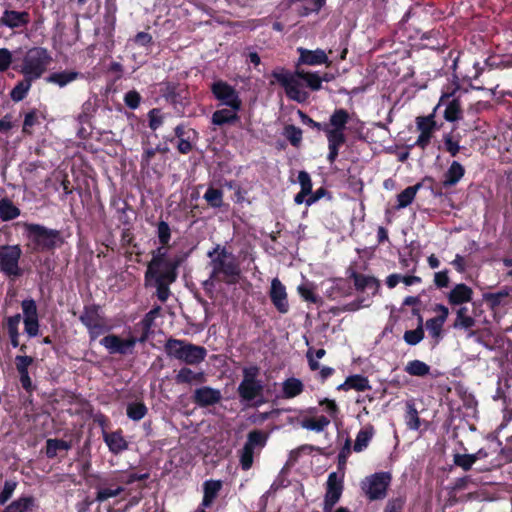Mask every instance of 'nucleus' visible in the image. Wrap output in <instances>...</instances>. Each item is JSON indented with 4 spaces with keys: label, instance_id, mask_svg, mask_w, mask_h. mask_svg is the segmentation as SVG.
I'll use <instances>...</instances> for the list:
<instances>
[{
    "label": "nucleus",
    "instance_id": "a211bd4d",
    "mask_svg": "<svg viewBox=\"0 0 512 512\" xmlns=\"http://www.w3.org/2000/svg\"><path fill=\"white\" fill-rule=\"evenodd\" d=\"M29 23V14L25 11L5 10L0 24L9 28H19Z\"/></svg>",
    "mask_w": 512,
    "mask_h": 512
},
{
    "label": "nucleus",
    "instance_id": "052dcab7",
    "mask_svg": "<svg viewBox=\"0 0 512 512\" xmlns=\"http://www.w3.org/2000/svg\"><path fill=\"white\" fill-rule=\"evenodd\" d=\"M444 147L451 156H456L460 151V145L458 140H454L451 134L444 136Z\"/></svg>",
    "mask_w": 512,
    "mask_h": 512
},
{
    "label": "nucleus",
    "instance_id": "c03bdc74",
    "mask_svg": "<svg viewBox=\"0 0 512 512\" xmlns=\"http://www.w3.org/2000/svg\"><path fill=\"white\" fill-rule=\"evenodd\" d=\"M349 115L346 110L338 109L330 117V124L334 127L333 129H339L343 131L347 124Z\"/></svg>",
    "mask_w": 512,
    "mask_h": 512
},
{
    "label": "nucleus",
    "instance_id": "ea45409f",
    "mask_svg": "<svg viewBox=\"0 0 512 512\" xmlns=\"http://www.w3.org/2000/svg\"><path fill=\"white\" fill-rule=\"evenodd\" d=\"M147 407L143 402H131L127 405V416L133 421H140L147 414Z\"/></svg>",
    "mask_w": 512,
    "mask_h": 512
},
{
    "label": "nucleus",
    "instance_id": "cd10ccee",
    "mask_svg": "<svg viewBox=\"0 0 512 512\" xmlns=\"http://www.w3.org/2000/svg\"><path fill=\"white\" fill-rule=\"evenodd\" d=\"M268 434L261 430H252L247 435L246 446L252 450L261 449L266 445Z\"/></svg>",
    "mask_w": 512,
    "mask_h": 512
},
{
    "label": "nucleus",
    "instance_id": "bb28decb",
    "mask_svg": "<svg viewBox=\"0 0 512 512\" xmlns=\"http://www.w3.org/2000/svg\"><path fill=\"white\" fill-rule=\"evenodd\" d=\"M339 389H355L357 391H365L370 389V385L366 377L361 375H353L348 377L346 381L339 386Z\"/></svg>",
    "mask_w": 512,
    "mask_h": 512
},
{
    "label": "nucleus",
    "instance_id": "6e6d98bb",
    "mask_svg": "<svg viewBox=\"0 0 512 512\" xmlns=\"http://www.w3.org/2000/svg\"><path fill=\"white\" fill-rule=\"evenodd\" d=\"M21 306L24 313V319L38 318L37 306L33 299L23 300Z\"/></svg>",
    "mask_w": 512,
    "mask_h": 512
},
{
    "label": "nucleus",
    "instance_id": "a19ab883",
    "mask_svg": "<svg viewBox=\"0 0 512 512\" xmlns=\"http://www.w3.org/2000/svg\"><path fill=\"white\" fill-rule=\"evenodd\" d=\"M405 371L412 376H425L430 372V367L420 360H413L407 363Z\"/></svg>",
    "mask_w": 512,
    "mask_h": 512
},
{
    "label": "nucleus",
    "instance_id": "b1692460",
    "mask_svg": "<svg viewBox=\"0 0 512 512\" xmlns=\"http://www.w3.org/2000/svg\"><path fill=\"white\" fill-rule=\"evenodd\" d=\"M81 77V74L76 71H61L50 74L46 81L58 85L59 87H65L69 83L77 80Z\"/></svg>",
    "mask_w": 512,
    "mask_h": 512
},
{
    "label": "nucleus",
    "instance_id": "412c9836",
    "mask_svg": "<svg viewBox=\"0 0 512 512\" xmlns=\"http://www.w3.org/2000/svg\"><path fill=\"white\" fill-rule=\"evenodd\" d=\"M473 291L465 284H457L449 293V302L454 305H460L471 301Z\"/></svg>",
    "mask_w": 512,
    "mask_h": 512
},
{
    "label": "nucleus",
    "instance_id": "338daca9",
    "mask_svg": "<svg viewBox=\"0 0 512 512\" xmlns=\"http://www.w3.org/2000/svg\"><path fill=\"white\" fill-rule=\"evenodd\" d=\"M170 236H171V233H170L169 225L164 221L159 222L158 237H159V241L161 242V244L166 245L170 240Z\"/></svg>",
    "mask_w": 512,
    "mask_h": 512
},
{
    "label": "nucleus",
    "instance_id": "6ab92c4d",
    "mask_svg": "<svg viewBox=\"0 0 512 512\" xmlns=\"http://www.w3.org/2000/svg\"><path fill=\"white\" fill-rule=\"evenodd\" d=\"M351 278L358 291H371L372 295L378 292L380 283L375 277L353 272Z\"/></svg>",
    "mask_w": 512,
    "mask_h": 512
},
{
    "label": "nucleus",
    "instance_id": "ddd939ff",
    "mask_svg": "<svg viewBox=\"0 0 512 512\" xmlns=\"http://www.w3.org/2000/svg\"><path fill=\"white\" fill-rule=\"evenodd\" d=\"M192 399L197 406L205 408L219 403L222 399V393L219 389L202 386L195 389Z\"/></svg>",
    "mask_w": 512,
    "mask_h": 512
},
{
    "label": "nucleus",
    "instance_id": "6e6552de",
    "mask_svg": "<svg viewBox=\"0 0 512 512\" xmlns=\"http://www.w3.org/2000/svg\"><path fill=\"white\" fill-rule=\"evenodd\" d=\"M29 238L35 243L38 249L46 250L56 246L59 239V232L52 229H47L38 224L27 225Z\"/></svg>",
    "mask_w": 512,
    "mask_h": 512
},
{
    "label": "nucleus",
    "instance_id": "423d86ee",
    "mask_svg": "<svg viewBox=\"0 0 512 512\" xmlns=\"http://www.w3.org/2000/svg\"><path fill=\"white\" fill-rule=\"evenodd\" d=\"M259 369L255 366L243 370V380L238 386L239 396L245 401H252L262 393L263 385L257 380Z\"/></svg>",
    "mask_w": 512,
    "mask_h": 512
},
{
    "label": "nucleus",
    "instance_id": "7ed1b4c3",
    "mask_svg": "<svg viewBox=\"0 0 512 512\" xmlns=\"http://www.w3.org/2000/svg\"><path fill=\"white\" fill-rule=\"evenodd\" d=\"M51 62L48 51L35 47L27 51L24 56L21 73L25 77L36 80L42 76Z\"/></svg>",
    "mask_w": 512,
    "mask_h": 512
},
{
    "label": "nucleus",
    "instance_id": "c756f323",
    "mask_svg": "<svg viewBox=\"0 0 512 512\" xmlns=\"http://www.w3.org/2000/svg\"><path fill=\"white\" fill-rule=\"evenodd\" d=\"M220 489V481H206L204 484V497L202 501V506L209 507L212 504L214 498L217 496Z\"/></svg>",
    "mask_w": 512,
    "mask_h": 512
},
{
    "label": "nucleus",
    "instance_id": "09e8293b",
    "mask_svg": "<svg viewBox=\"0 0 512 512\" xmlns=\"http://www.w3.org/2000/svg\"><path fill=\"white\" fill-rule=\"evenodd\" d=\"M329 147L339 148L345 142L343 131L339 129H325Z\"/></svg>",
    "mask_w": 512,
    "mask_h": 512
},
{
    "label": "nucleus",
    "instance_id": "58836bf2",
    "mask_svg": "<svg viewBox=\"0 0 512 512\" xmlns=\"http://www.w3.org/2000/svg\"><path fill=\"white\" fill-rule=\"evenodd\" d=\"M237 111L230 109L217 110L212 115V123L221 126L233 122L237 119Z\"/></svg>",
    "mask_w": 512,
    "mask_h": 512
},
{
    "label": "nucleus",
    "instance_id": "e2e57ef3",
    "mask_svg": "<svg viewBox=\"0 0 512 512\" xmlns=\"http://www.w3.org/2000/svg\"><path fill=\"white\" fill-rule=\"evenodd\" d=\"M140 101H141V96L135 90L127 92L124 96V102H125L126 106H128L130 109L138 108Z\"/></svg>",
    "mask_w": 512,
    "mask_h": 512
},
{
    "label": "nucleus",
    "instance_id": "8fccbe9b",
    "mask_svg": "<svg viewBox=\"0 0 512 512\" xmlns=\"http://www.w3.org/2000/svg\"><path fill=\"white\" fill-rule=\"evenodd\" d=\"M453 462L456 466L461 467L463 470L468 471L475 463V456L472 454H454Z\"/></svg>",
    "mask_w": 512,
    "mask_h": 512
},
{
    "label": "nucleus",
    "instance_id": "72a5a7b5",
    "mask_svg": "<svg viewBox=\"0 0 512 512\" xmlns=\"http://www.w3.org/2000/svg\"><path fill=\"white\" fill-rule=\"evenodd\" d=\"M34 504L35 499L32 496L21 497L8 505L4 512H27Z\"/></svg>",
    "mask_w": 512,
    "mask_h": 512
},
{
    "label": "nucleus",
    "instance_id": "c85d7f7f",
    "mask_svg": "<svg viewBox=\"0 0 512 512\" xmlns=\"http://www.w3.org/2000/svg\"><path fill=\"white\" fill-rule=\"evenodd\" d=\"M421 183H417L414 186H409L404 189L398 196L397 201L398 204L396 206L397 209H403L407 207L415 198L417 191L421 188Z\"/></svg>",
    "mask_w": 512,
    "mask_h": 512
},
{
    "label": "nucleus",
    "instance_id": "0e129e2a",
    "mask_svg": "<svg viewBox=\"0 0 512 512\" xmlns=\"http://www.w3.org/2000/svg\"><path fill=\"white\" fill-rule=\"evenodd\" d=\"M25 332L29 337H35L39 332L38 318L24 319Z\"/></svg>",
    "mask_w": 512,
    "mask_h": 512
},
{
    "label": "nucleus",
    "instance_id": "aec40b11",
    "mask_svg": "<svg viewBox=\"0 0 512 512\" xmlns=\"http://www.w3.org/2000/svg\"><path fill=\"white\" fill-rule=\"evenodd\" d=\"M298 51L300 53L299 61L307 65L324 64L327 62L328 59L326 53L321 49L312 51L304 48H299Z\"/></svg>",
    "mask_w": 512,
    "mask_h": 512
},
{
    "label": "nucleus",
    "instance_id": "f8f14e48",
    "mask_svg": "<svg viewBox=\"0 0 512 512\" xmlns=\"http://www.w3.org/2000/svg\"><path fill=\"white\" fill-rule=\"evenodd\" d=\"M100 344L111 354L125 355L132 352L136 344V339L131 337L129 339L122 340L119 336L111 334L102 338L100 340Z\"/></svg>",
    "mask_w": 512,
    "mask_h": 512
},
{
    "label": "nucleus",
    "instance_id": "864d4df0",
    "mask_svg": "<svg viewBox=\"0 0 512 512\" xmlns=\"http://www.w3.org/2000/svg\"><path fill=\"white\" fill-rule=\"evenodd\" d=\"M254 450L244 444L240 451V464L243 470H248L253 464Z\"/></svg>",
    "mask_w": 512,
    "mask_h": 512
},
{
    "label": "nucleus",
    "instance_id": "39448f33",
    "mask_svg": "<svg viewBox=\"0 0 512 512\" xmlns=\"http://www.w3.org/2000/svg\"><path fill=\"white\" fill-rule=\"evenodd\" d=\"M272 77L284 87L286 95L297 102H303L307 94L301 90V77L298 76V70L292 74L284 69H276L272 72Z\"/></svg>",
    "mask_w": 512,
    "mask_h": 512
},
{
    "label": "nucleus",
    "instance_id": "4c0bfd02",
    "mask_svg": "<svg viewBox=\"0 0 512 512\" xmlns=\"http://www.w3.org/2000/svg\"><path fill=\"white\" fill-rule=\"evenodd\" d=\"M70 448V443L61 439H48L46 441V455L48 458H54L57 456L58 451H67Z\"/></svg>",
    "mask_w": 512,
    "mask_h": 512
},
{
    "label": "nucleus",
    "instance_id": "774afa93",
    "mask_svg": "<svg viewBox=\"0 0 512 512\" xmlns=\"http://www.w3.org/2000/svg\"><path fill=\"white\" fill-rule=\"evenodd\" d=\"M16 488V483L12 481H6L4 483V487L2 492L0 493V504H5L9 498L12 496L14 490Z\"/></svg>",
    "mask_w": 512,
    "mask_h": 512
},
{
    "label": "nucleus",
    "instance_id": "9d476101",
    "mask_svg": "<svg viewBox=\"0 0 512 512\" xmlns=\"http://www.w3.org/2000/svg\"><path fill=\"white\" fill-rule=\"evenodd\" d=\"M389 482V474L376 473L365 479L363 482V490L370 500L382 499L386 496V490Z\"/></svg>",
    "mask_w": 512,
    "mask_h": 512
},
{
    "label": "nucleus",
    "instance_id": "680f3d73",
    "mask_svg": "<svg viewBox=\"0 0 512 512\" xmlns=\"http://www.w3.org/2000/svg\"><path fill=\"white\" fill-rule=\"evenodd\" d=\"M148 118H149V127L152 130L158 129L163 123V116L161 115L159 109L154 108V109L150 110L148 113Z\"/></svg>",
    "mask_w": 512,
    "mask_h": 512
},
{
    "label": "nucleus",
    "instance_id": "a18cd8bd",
    "mask_svg": "<svg viewBox=\"0 0 512 512\" xmlns=\"http://www.w3.org/2000/svg\"><path fill=\"white\" fill-rule=\"evenodd\" d=\"M124 491L122 486L116 487H101L97 491L96 501L104 502L109 498L116 497Z\"/></svg>",
    "mask_w": 512,
    "mask_h": 512
},
{
    "label": "nucleus",
    "instance_id": "5701e85b",
    "mask_svg": "<svg viewBox=\"0 0 512 512\" xmlns=\"http://www.w3.org/2000/svg\"><path fill=\"white\" fill-rule=\"evenodd\" d=\"M175 381L178 384H197L205 381L203 372H194L190 368H181L176 377Z\"/></svg>",
    "mask_w": 512,
    "mask_h": 512
},
{
    "label": "nucleus",
    "instance_id": "69168bd1",
    "mask_svg": "<svg viewBox=\"0 0 512 512\" xmlns=\"http://www.w3.org/2000/svg\"><path fill=\"white\" fill-rule=\"evenodd\" d=\"M443 323L437 320L435 317L428 319L426 321V328L430 332V334L437 338L440 336V333L442 331Z\"/></svg>",
    "mask_w": 512,
    "mask_h": 512
},
{
    "label": "nucleus",
    "instance_id": "bf43d9fd",
    "mask_svg": "<svg viewBox=\"0 0 512 512\" xmlns=\"http://www.w3.org/2000/svg\"><path fill=\"white\" fill-rule=\"evenodd\" d=\"M298 182L301 186L303 194L312 193V181L310 175L306 171H300L298 174Z\"/></svg>",
    "mask_w": 512,
    "mask_h": 512
},
{
    "label": "nucleus",
    "instance_id": "79ce46f5",
    "mask_svg": "<svg viewBox=\"0 0 512 512\" xmlns=\"http://www.w3.org/2000/svg\"><path fill=\"white\" fill-rule=\"evenodd\" d=\"M424 338V330L422 327V317H419V325L414 330H408L404 333L403 339L409 345H417Z\"/></svg>",
    "mask_w": 512,
    "mask_h": 512
},
{
    "label": "nucleus",
    "instance_id": "0eeeda50",
    "mask_svg": "<svg viewBox=\"0 0 512 512\" xmlns=\"http://www.w3.org/2000/svg\"><path fill=\"white\" fill-rule=\"evenodd\" d=\"M176 278L177 270L152 274L145 273L146 285L156 288L157 297L161 302H165L168 299L170 295L169 286L176 280Z\"/></svg>",
    "mask_w": 512,
    "mask_h": 512
},
{
    "label": "nucleus",
    "instance_id": "a878e982",
    "mask_svg": "<svg viewBox=\"0 0 512 512\" xmlns=\"http://www.w3.org/2000/svg\"><path fill=\"white\" fill-rule=\"evenodd\" d=\"M373 435L374 427L372 425L368 424L365 427H363L357 434L355 444L353 447L354 451L361 452L364 449H366Z\"/></svg>",
    "mask_w": 512,
    "mask_h": 512
},
{
    "label": "nucleus",
    "instance_id": "473e14b6",
    "mask_svg": "<svg viewBox=\"0 0 512 512\" xmlns=\"http://www.w3.org/2000/svg\"><path fill=\"white\" fill-rule=\"evenodd\" d=\"M446 97L448 102L444 111V118L450 122L460 119L462 116V110L459 100L454 98L450 100V96Z\"/></svg>",
    "mask_w": 512,
    "mask_h": 512
},
{
    "label": "nucleus",
    "instance_id": "603ef678",
    "mask_svg": "<svg viewBox=\"0 0 512 512\" xmlns=\"http://www.w3.org/2000/svg\"><path fill=\"white\" fill-rule=\"evenodd\" d=\"M416 124L420 132L428 134L433 133L436 125L432 115L427 117H418Z\"/></svg>",
    "mask_w": 512,
    "mask_h": 512
},
{
    "label": "nucleus",
    "instance_id": "f704fd0d",
    "mask_svg": "<svg viewBox=\"0 0 512 512\" xmlns=\"http://www.w3.org/2000/svg\"><path fill=\"white\" fill-rule=\"evenodd\" d=\"M20 210L9 199L0 200V218L9 221L17 218Z\"/></svg>",
    "mask_w": 512,
    "mask_h": 512
},
{
    "label": "nucleus",
    "instance_id": "f03ea898",
    "mask_svg": "<svg viewBox=\"0 0 512 512\" xmlns=\"http://www.w3.org/2000/svg\"><path fill=\"white\" fill-rule=\"evenodd\" d=\"M166 354L188 365L201 363L207 351L202 346H197L184 340L170 338L164 346Z\"/></svg>",
    "mask_w": 512,
    "mask_h": 512
},
{
    "label": "nucleus",
    "instance_id": "4468645a",
    "mask_svg": "<svg viewBox=\"0 0 512 512\" xmlns=\"http://www.w3.org/2000/svg\"><path fill=\"white\" fill-rule=\"evenodd\" d=\"M80 321L87 327L92 338H96L105 330L96 308H86L80 316Z\"/></svg>",
    "mask_w": 512,
    "mask_h": 512
},
{
    "label": "nucleus",
    "instance_id": "20e7f679",
    "mask_svg": "<svg viewBox=\"0 0 512 512\" xmlns=\"http://www.w3.org/2000/svg\"><path fill=\"white\" fill-rule=\"evenodd\" d=\"M22 250L19 245H4L0 247V271L11 279L23 274L19 266Z\"/></svg>",
    "mask_w": 512,
    "mask_h": 512
},
{
    "label": "nucleus",
    "instance_id": "9b49d317",
    "mask_svg": "<svg viewBox=\"0 0 512 512\" xmlns=\"http://www.w3.org/2000/svg\"><path fill=\"white\" fill-rule=\"evenodd\" d=\"M167 249L165 247H159L153 252V257L148 264L146 273H159L164 271H175L177 270L179 262L166 257Z\"/></svg>",
    "mask_w": 512,
    "mask_h": 512
},
{
    "label": "nucleus",
    "instance_id": "7c9ffc66",
    "mask_svg": "<svg viewBox=\"0 0 512 512\" xmlns=\"http://www.w3.org/2000/svg\"><path fill=\"white\" fill-rule=\"evenodd\" d=\"M476 321L469 315L467 307H460L456 311L455 328L469 329L475 325Z\"/></svg>",
    "mask_w": 512,
    "mask_h": 512
},
{
    "label": "nucleus",
    "instance_id": "3c124183",
    "mask_svg": "<svg viewBox=\"0 0 512 512\" xmlns=\"http://www.w3.org/2000/svg\"><path fill=\"white\" fill-rule=\"evenodd\" d=\"M284 135L293 146H298L302 140V131L294 125L285 127Z\"/></svg>",
    "mask_w": 512,
    "mask_h": 512
},
{
    "label": "nucleus",
    "instance_id": "49530a36",
    "mask_svg": "<svg viewBox=\"0 0 512 512\" xmlns=\"http://www.w3.org/2000/svg\"><path fill=\"white\" fill-rule=\"evenodd\" d=\"M512 292V289L509 287H505L504 289L495 292V293H487L484 294V300L489 302L491 306H498L500 305L505 298H507L510 293Z\"/></svg>",
    "mask_w": 512,
    "mask_h": 512
},
{
    "label": "nucleus",
    "instance_id": "e433bc0d",
    "mask_svg": "<svg viewBox=\"0 0 512 512\" xmlns=\"http://www.w3.org/2000/svg\"><path fill=\"white\" fill-rule=\"evenodd\" d=\"M330 423V420L325 416L318 418H307L301 422V427L315 432H322Z\"/></svg>",
    "mask_w": 512,
    "mask_h": 512
},
{
    "label": "nucleus",
    "instance_id": "c9c22d12",
    "mask_svg": "<svg viewBox=\"0 0 512 512\" xmlns=\"http://www.w3.org/2000/svg\"><path fill=\"white\" fill-rule=\"evenodd\" d=\"M32 81L33 79L24 76V79L21 80L11 91L10 96L12 100L15 102L23 100L31 88Z\"/></svg>",
    "mask_w": 512,
    "mask_h": 512
},
{
    "label": "nucleus",
    "instance_id": "1a4fd4ad",
    "mask_svg": "<svg viewBox=\"0 0 512 512\" xmlns=\"http://www.w3.org/2000/svg\"><path fill=\"white\" fill-rule=\"evenodd\" d=\"M211 90L221 104L228 106L234 111H238L241 108L242 102L238 92L228 83L222 80L216 81L212 84Z\"/></svg>",
    "mask_w": 512,
    "mask_h": 512
},
{
    "label": "nucleus",
    "instance_id": "4d7b16f0",
    "mask_svg": "<svg viewBox=\"0 0 512 512\" xmlns=\"http://www.w3.org/2000/svg\"><path fill=\"white\" fill-rule=\"evenodd\" d=\"M298 292L305 301L316 303L319 300L318 296L313 291V287L309 284L300 285Z\"/></svg>",
    "mask_w": 512,
    "mask_h": 512
},
{
    "label": "nucleus",
    "instance_id": "2f4dec72",
    "mask_svg": "<svg viewBox=\"0 0 512 512\" xmlns=\"http://www.w3.org/2000/svg\"><path fill=\"white\" fill-rule=\"evenodd\" d=\"M304 389L303 383L297 378H289L283 383V396L285 398H293L302 393Z\"/></svg>",
    "mask_w": 512,
    "mask_h": 512
},
{
    "label": "nucleus",
    "instance_id": "de8ad7c7",
    "mask_svg": "<svg viewBox=\"0 0 512 512\" xmlns=\"http://www.w3.org/2000/svg\"><path fill=\"white\" fill-rule=\"evenodd\" d=\"M298 76L304 80L309 88L312 90H319L321 88V78L317 73L306 72L298 70Z\"/></svg>",
    "mask_w": 512,
    "mask_h": 512
},
{
    "label": "nucleus",
    "instance_id": "13d9d810",
    "mask_svg": "<svg viewBox=\"0 0 512 512\" xmlns=\"http://www.w3.org/2000/svg\"><path fill=\"white\" fill-rule=\"evenodd\" d=\"M22 320L20 314H15L7 318L6 327L8 331V335H20L19 334V325Z\"/></svg>",
    "mask_w": 512,
    "mask_h": 512
},
{
    "label": "nucleus",
    "instance_id": "393cba45",
    "mask_svg": "<svg viewBox=\"0 0 512 512\" xmlns=\"http://www.w3.org/2000/svg\"><path fill=\"white\" fill-rule=\"evenodd\" d=\"M104 440L110 451L118 454L127 449V442L120 432H112L104 435Z\"/></svg>",
    "mask_w": 512,
    "mask_h": 512
},
{
    "label": "nucleus",
    "instance_id": "dca6fc26",
    "mask_svg": "<svg viewBox=\"0 0 512 512\" xmlns=\"http://www.w3.org/2000/svg\"><path fill=\"white\" fill-rule=\"evenodd\" d=\"M270 298L280 313L288 312L289 304L286 289L278 278H274L271 282Z\"/></svg>",
    "mask_w": 512,
    "mask_h": 512
},
{
    "label": "nucleus",
    "instance_id": "4be33fe9",
    "mask_svg": "<svg viewBox=\"0 0 512 512\" xmlns=\"http://www.w3.org/2000/svg\"><path fill=\"white\" fill-rule=\"evenodd\" d=\"M465 169L457 161H453L444 174L443 187L449 188L456 185L464 176Z\"/></svg>",
    "mask_w": 512,
    "mask_h": 512
},
{
    "label": "nucleus",
    "instance_id": "f3484780",
    "mask_svg": "<svg viewBox=\"0 0 512 512\" xmlns=\"http://www.w3.org/2000/svg\"><path fill=\"white\" fill-rule=\"evenodd\" d=\"M31 356L18 355L15 357V366L19 374V380L22 387L29 391L32 388V381L29 376L28 368L33 363Z\"/></svg>",
    "mask_w": 512,
    "mask_h": 512
},
{
    "label": "nucleus",
    "instance_id": "5fc2aeb1",
    "mask_svg": "<svg viewBox=\"0 0 512 512\" xmlns=\"http://www.w3.org/2000/svg\"><path fill=\"white\" fill-rule=\"evenodd\" d=\"M406 423L408 427L412 430H417L420 427V419L418 417V412L413 405H408V410L406 413Z\"/></svg>",
    "mask_w": 512,
    "mask_h": 512
},
{
    "label": "nucleus",
    "instance_id": "37998d69",
    "mask_svg": "<svg viewBox=\"0 0 512 512\" xmlns=\"http://www.w3.org/2000/svg\"><path fill=\"white\" fill-rule=\"evenodd\" d=\"M203 198L213 208H219L223 204V192L220 189L209 187Z\"/></svg>",
    "mask_w": 512,
    "mask_h": 512
},
{
    "label": "nucleus",
    "instance_id": "2eb2a0df",
    "mask_svg": "<svg viewBox=\"0 0 512 512\" xmlns=\"http://www.w3.org/2000/svg\"><path fill=\"white\" fill-rule=\"evenodd\" d=\"M342 493V482L338 479L335 472L330 473L327 480V491L324 501V509L330 512L333 506L338 502Z\"/></svg>",
    "mask_w": 512,
    "mask_h": 512
},
{
    "label": "nucleus",
    "instance_id": "f257e3e1",
    "mask_svg": "<svg viewBox=\"0 0 512 512\" xmlns=\"http://www.w3.org/2000/svg\"><path fill=\"white\" fill-rule=\"evenodd\" d=\"M210 258L209 266L211 268L210 277L204 282L205 289H212L214 281L235 284L240 278L241 269L239 263L225 247L219 244L207 253Z\"/></svg>",
    "mask_w": 512,
    "mask_h": 512
}]
</instances>
